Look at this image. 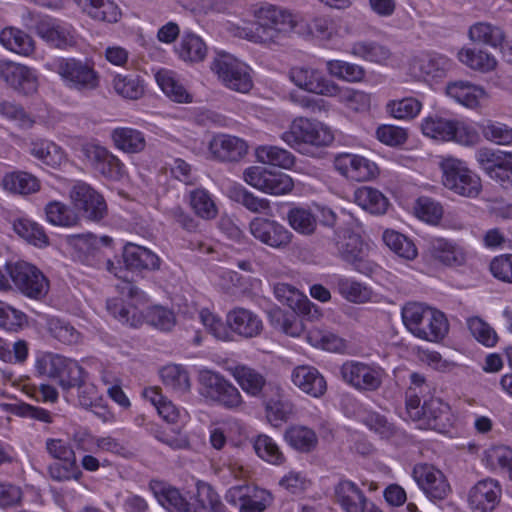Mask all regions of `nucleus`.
<instances>
[{
    "mask_svg": "<svg viewBox=\"0 0 512 512\" xmlns=\"http://www.w3.org/2000/svg\"><path fill=\"white\" fill-rule=\"evenodd\" d=\"M31 154L45 165L57 168L65 161L62 149L53 142L39 141L32 144Z\"/></svg>",
    "mask_w": 512,
    "mask_h": 512,
    "instance_id": "obj_54",
    "label": "nucleus"
},
{
    "mask_svg": "<svg viewBox=\"0 0 512 512\" xmlns=\"http://www.w3.org/2000/svg\"><path fill=\"white\" fill-rule=\"evenodd\" d=\"M227 371L245 393L252 397L263 396L266 379L259 371L243 364L230 366L227 368Z\"/></svg>",
    "mask_w": 512,
    "mask_h": 512,
    "instance_id": "obj_31",
    "label": "nucleus"
},
{
    "mask_svg": "<svg viewBox=\"0 0 512 512\" xmlns=\"http://www.w3.org/2000/svg\"><path fill=\"white\" fill-rule=\"evenodd\" d=\"M338 292L348 301L364 303L370 298V291L361 283L349 278H339L336 283Z\"/></svg>",
    "mask_w": 512,
    "mask_h": 512,
    "instance_id": "obj_64",
    "label": "nucleus"
},
{
    "mask_svg": "<svg viewBox=\"0 0 512 512\" xmlns=\"http://www.w3.org/2000/svg\"><path fill=\"white\" fill-rule=\"evenodd\" d=\"M422 109V103L414 97L393 100L387 104V111L396 119L410 120L415 118Z\"/></svg>",
    "mask_w": 512,
    "mask_h": 512,
    "instance_id": "obj_61",
    "label": "nucleus"
},
{
    "mask_svg": "<svg viewBox=\"0 0 512 512\" xmlns=\"http://www.w3.org/2000/svg\"><path fill=\"white\" fill-rule=\"evenodd\" d=\"M123 294L134 303L125 304L121 298H112L107 300L106 304L107 311L119 322L131 327H138L146 320L149 325L162 331H170L175 326L176 317L174 312L163 306L150 307L143 315L137 305L146 303L148 297L144 291L135 285L127 283L123 287Z\"/></svg>",
    "mask_w": 512,
    "mask_h": 512,
    "instance_id": "obj_1",
    "label": "nucleus"
},
{
    "mask_svg": "<svg viewBox=\"0 0 512 512\" xmlns=\"http://www.w3.org/2000/svg\"><path fill=\"white\" fill-rule=\"evenodd\" d=\"M501 495L502 489L497 480H480L469 491V507L473 512H491L499 504Z\"/></svg>",
    "mask_w": 512,
    "mask_h": 512,
    "instance_id": "obj_20",
    "label": "nucleus"
},
{
    "mask_svg": "<svg viewBox=\"0 0 512 512\" xmlns=\"http://www.w3.org/2000/svg\"><path fill=\"white\" fill-rule=\"evenodd\" d=\"M228 503L234 505L239 512H264L272 503V494L260 488L247 490L242 493V489L230 490L226 495Z\"/></svg>",
    "mask_w": 512,
    "mask_h": 512,
    "instance_id": "obj_23",
    "label": "nucleus"
},
{
    "mask_svg": "<svg viewBox=\"0 0 512 512\" xmlns=\"http://www.w3.org/2000/svg\"><path fill=\"white\" fill-rule=\"evenodd\" d=\"M14 231L22 238L36 246L46 245L48 237L43 228L28 219H18L13 224Z\"/></svg>",
    "mask_w": 512,
    "mask_h": 512,
    "instance_id": "obj_63",
    "label": "nucleus"
},
{
    "mask_svg": "<svg viewBox=\"0 0 512 512\" xmlns=\"http://www.w3.org/2000/svg\"><path fill=\"white\" fill-rule=\"evenodd\" d=\"M326 67L331 76L350 83L361 82L366 74L362 66L341 60H329Z\"/></svg>",
    "mask_w": 512,
    "mask_h": 512,
    "instance_id": "obj_55",
    "label": "nucleus"
},
{
    "mask_svg": "<svg viewBox=\"0 0 512 512\" xmlns=\"http://www.w3.org/2000/svg\"><path fill=\"white\" fill-rule=\"evenodd\" d=\"M289 76L296 86L310 93L332 96L336 91L334 82L326 79L320 71L310 67H293Z\"/></svg>",
    "mask_w": 512,
    "mask_h": 512,
    "instance_id": "obj_21",
    "label": "nucleus"
},
{
    "mask_svg": "<svg viewBox=\"0 0 512 512\" xmlns=\"http://www.w3.org/2000/svg\"><path fill=\"white\" fill-rule=\"evenodd\" d=\"M7 270L15 287L25 296L41 300L49 290L45 275L34 265L26 261L7 264Z\"/></svg>",
    "mask_w": 512,
    "mask_h": 512,
    "instance_id": "obj_11",
    "label": "nucleus"
},
{
    "mask_svg": "<svg viewBox=\"0 0 512 512\" xmlns=\"http://www.w3.org/2000/svg\"><path fill=\"white\" fill-rule=\"evenodd\" d=\"M35 30L39 37L54 47L64 49L76 44L72 26L56 19L41 18L36 23Z\"/></svg>",
    "mask_w": 512,
    "mask_h": 512,
    "instance_id": "obj_22",
    "label": "nucleus"
},
{
    "mask_svg": "<svg viewBox=\"0 0 512 512\" xmlns=\"http://www.w3.org/2000/svg\"><path fill=\"white\" fill-rule=\"evenodd\" d=\"M480 167L504 188H512V152L493 151L482 148L477 151Z\"/></svg>",
    "mask_w": 512,
    "mask_h": 512,
    "instance_id": "obj_14",
    "label": "nucleus"
},
{
    "mask_svg": "<svg viewBox=\"0 0 512 512\" xmlns=\"http://www.w3.org/2000/svg\"><path fill=\"white\" fill-rule=\"evenodd\" d=\"M54 71L64 85L80 93L96 90L100 86V75L91 60L60 58L54 62Z\"/></svg>",
    "mask_w": 512,
    "mask_h": 512,
    "instance_id": "obj_5",
    "label": "nucleus"
},
{
    "mask_svg": "<svg viewBox=\"0 0 512 512\" xmlns=\"http://www.w3.org/2000/svg\"><path fill=\"white\" fill-rule=\"evenodd\" d=\"M257 23L251 34H246L256 43L271 44L294 31L298 24V17L280 7L266 4L256 12Z\"/></svg>",
    "mask_w": 512,
    "mask_h": 512,
    "instance_id": "obj_3",
    "label": "nucleus"
},
{
    "mask_svg": "<svg viewBox=\"0 0 512 512\" xmlns=\"http://www.w3.org/2000/svg\"><path fill=\"white\" fill-rule=\"evenodd\" d=\"M75 2L91 18L109 23H115L121 16L120 9L111 0H75Z\"/></svg>",
    "mask_w": 512,
    "mask_h": 512,
    "instance_id": "obj_38",
    "label": "nucleus"
},
{
    "mask_svg": "<svg viewBox=\"0 0 512 512\" xmlns=\"http://www.w3.org/2000/svg\"><path fill=\"white\" fill-rule=\"evenodd\" d=\"M284 438L292 448L302 453L313 451L318 444L316 433L306 426L295 425L289 427L285 431Z\"/></svg>",
    "mask_w": 512,
    "mask_h": 512,
    "instance_id": "obj_41",
    "label": "nucleus"
},
{
    "mask_svg": "<svg viewBox=\"0 0 512 512\" xmlns=\"http://www.w3.org/2000/svg\"><path fill=\"white\" fill-rule=\"evenodd\" d=\"M287 220L296 232L303 235L312 234L317 226L314 214L304 207L291 208L287 213Z\"/></svg>",
    "mask_w": 512,
    "mask_h": 512,
    "instance_id": "obj_57",
    "label": "nucleus"
},
{
    "mask_svg": "<svg viewBox=\"0 0 512 512\" xmlns=\"http://www.w3.org/2000/svg\"><path fill=\"white\" fill-rule=\"evenodd\" d=\"M339 375L344 383L356 391L368 393L380 389L386 372L376 363L348 360L340 366Z\"/></svg>",
    "mask_w": 512,
    "mask_h": 512,
    "instance_id": "obj_7",
    "label": "nucleus"
},
{
    "mask_svg": "<svg viewBox=\"0 0 512 512\" xmlns=\"http://www.w3.org/2000/svg\"><path fill=\"white\" fill-rule=\"evenodd\" d=\"M334 236L331 244L344 261L350 263L362 274L369 275L374 272L376 266L364 258L363 242L358 234L345 230L335 231Z\"/></svg>",
    "mask_w": 512,
    "mask_h": 512,
    "instance_id": "obj_12",
    "label": "nucleus"
},
{
    "mask_svg": "<svg viewBox=\"0 0 512 512\" xmlns=\"http://www.w3.org/2000/svg\"><path fill=\"white\" fill-rule=\"evenodd\" d=\"M333 165L341 175L357 182L372 180L378 172L374 162L357 154H338L334 158Z\"/></svg>",
    "mask_w": 512,
    "mask_h": 512,
    "instance_id": "obj_18",
    "label": "nucleus"
},
{
    "mask_svg": "<svg viewBox=\"0 0 512 512\" xmlns=\"http://www.w3.org/2000/svg\"><path fill=\"white\" fill-rule=\"evenodd\" d=\"M176 52L183 61L196 63L205 59L207 46L198 35L188 32L183 34Z\"/></svg>",
    "mask_w": 512,
    "mask_h": 512,
    "instance_id": "obj_42",
    "label": "nucleus"
},
{
    "mask_svg": "<svg viewBox=\"0 0 512 512\" xmlns=\"http://www.w3.org/2000/svg\"><path fill=\"white\" fill-rule=\"evenodd\" d=\"M362 423L382 439H391L398 434L394 423L390 422L384 415L376 412H366L361 419Z\"/></svg>",
    "mask_w": 512,
    "mask_h": 512,
    "instance_id": "obj_59",
    "label": "nucleus"
},
{
    "mask_svg": "<svg viewBox=\"0 0 512 512\" xmlns=\"http://www.w3.org/2000/svg\"><path fill=\"white\" fill-rule=\"evenodd\" d=\"M274 294L282 304L287 305L295 312L309 314L311 307L314 306L305 295L286 283L275 285Z\"/></svg>",
    "mask_w": 512,
    "mask_h": 512,
    "instance_id": "obj_40",
    "label": "nucleus"
},
{
    "mask_svg": "<svg viewBox=\"0 0 512 512\" xmlns=\"http://www.w3.org/2000/svg\"><path fill=\"white\" fill-rule=\"evenodd\" d=\"M47 220L56 226L71 227L77 224V213L67 204L60 201H50L45 206Z\"/></svg>",
    "mask_w": 512,
    "mask_h": 512,
    "instance_id": "obj_51",
    "label": "nucleus"
},
{
    "mask_svg": "<svg viewBox=\"0 0 512 512\" xmlns=\"http://www.w3.org/2000/svg\"><path fill=\"white\" fill-rule=\"evenodd\" d=\"M336 503L345 512H365L368 509V499L356 483L341 480L334 488Z\"/></svg>",
    "mask_w": 512,
    "mask_h": 512,
    "instance_id": "obj_29",
    "label": "nucleus"
},
{
    "mask_svg": "<svg viewBox=\"0 0 512 512\" xmlns=\"http://www.w3.org/2000/svg\"><path fill=\"white\" fill-rule=\"evenodd\" d=\"M292 383L303 393L319 398L327 390V383L319 370L311 365H298L291 371Z\"/></svg>",
    "mask_w": 512,
    "mask_h": 512,
    "instance_id": "obj_26",
    "label": "nucleus"
},
{
    "mask_svg": "<svg viewBox=\"0 0 512 512\" xmlns=\"http://www.w3.org/2000/svg\"><path fill=\"white\" fill-rule=\"evenodd\" d=\"M0 43L6 49L24 56L31 55L35 49L32 37L14 27H6L0 32Z\"/></svg>",
    "mask_w": 512,
    "mask_h": 512,
    "instance_id": "obj_37",
    "label": "nucleus"
},
{
    "mask_svg": "<svg viewBox=\"0 0 512 512\" xmlns=\"http://www.w3.org/2000/svg\"><path fill=\"white\" fill-rule=\"evenodd\" d=\"M211 70L231 90L246 93L252 88L249 67L228 53H218L211 63Z\"/></svg>",
    "mask_w": 512,
    "mask_h": 512,
    "instance_id": "obj_10",
    "label": "nucleus"
},
{
    "mask_svg": "<svg viewBox=\"0 0 512 512\" xmlns=\"http://www.w3.org/2000/svg\"><path fill=\"white\" fill-rule=\"evenodd\" d=\"M2 185L5 190L13 194L27 195L39 190L38 179L27 172H12L6 174L2 179Z\"/></svg>",
    "mask_w": 512,
    "mask_h": 512,
    "instance_id": "obj_43",
    "label": "nucleus"
},
{
    "mask_svg": "<svg viewBox=\"0 0 512 512\" xmlns=\"http://www.w3.org/2000/svg\"><path fill=\"white\" fill-rule=\"evenodd\" d=\"M251 235L264 245L283 250L292 242L293 234L276 220L256 217L249 224Z\"/></svg>",
    "mask_w": 512,
    "mask_h": 512,
    "instance_id": "obj_15",
    "label": "nucleus"
},
{
    "mask_svg": "<svg viewBox=\"0 0 512 512\" xmlns=\"http://www.w3.org/2000/svg\"><path fill=\"white\" fill-rule=\"evenodd\" d=\"M281 139L301 154L313 155L314 148L330 145L334 140L331 130L324 124L308 118L294 119Z\"/></svg>",
    "mask_w": 512,
    "mask_h": 512,
    "instance_id": "obj_4",
    "label": "nucleus"
},
{
    "mask_svg": "<svg viewBox=\"0 0 512 512\" xmlns=\"http://www.w3.org/2000/svg\"><path fill=\"white\" fill-rule=\"evenodd\" d=\"M115 92L123 98L137 100L144 94V84L136 74H117L113 78Z\"/></svg>",
    "mask_w": 512,
    "mask_h": 512,
    "instance_id": "obj_53",
    "label": "nucleus"
},
{
    "mask_svg": "<svg viewBox=\"0 0 512 512\" xmlns=\"http://www.w3.org/2000/svg\"><path fill=\"white\" fill-rule=\"evenodd\" d=\"M383 241L398 256L412 260L417 256V248L415 244L405 235L394 231L385 230L383 233Z\"/></svg>",
    "mask_w": 512,
    "mask_h": 512,
    "instance_id": "obj_56",
    "label": "nucleus"
},
{
    "mask_svg": "<svg viewBox=\"0 0 512 512\" xmlns=\"http://www.w3.org/2000/svg\"><path fill=\"white\" fill-rule=\"evenodd\" d=\"M84 369L77 361L59 355L52 378L57 379L64 389H70L83 382Z\"/></svg>",
    "mask_w": 512,
    "mask_h": 512,
    "instance_id": "obj_36",
    "label": "nucleus"
},
{
    "mask_svg": "<svg viewBox=\"0 0 512 512\" xmlns=\"http://www.w3.org/2000/svg\"><path fill=\"white\" fill-rule=\"evenodd\" d=\"M245 182L271 195H285L292 191L294 182L290 176L282 172H272L264 167L252 166L244 171Z\"/></svg>",
    "mask_w": 512,
    "mask_h": 512,
    "instance_id": "obj_13",
    "label": "nucleus"
},
{
    "mask_svg": "<svg viewBox=\"0 0 512 512\" xmlns=\"http://www.w3.org/2000/svg\"><path fill=\"white\" fill-rule=\"evenodd\" d=\"M458 59L467 67L480 72L492 71L497 64L492 55L477 48L461 49L458 52Z\"/></svg>",
    "mask_w": 512,
    "mask_h": 512,
    "instance_id": "obj_48",
    "label": "nucleus"
},
{
    "mask_svg": "<svg viewBox=\"0 0 512 512\" xmlns=\"http://www.w3.org/2000/svg\"><path fill=\"white\" fill-rule=\"evenodd\" d=\"M421 426L425 428L445 432L452 423L451 410L448 404L439 398L425 400L421 407Z\"/></svg>",
    "mask_w": 512,
    "mask_h": 512,
    "instance_id": "obj_28",
    "label": "nucleus"
},
{
    "mask_svg": "<svg viewBox=\"0 0 512 512\" xmlns=\"http://www.w3.org/2000/svg\"><path fill=\"white\" fill-rule=\"evenodd\" d=\"M307 340L312 346L332 352H343L347 347L346 341L338 335L317 329L307 333Z\"/></svg>",
    "mask_w": 512,
    "mask_h": 512,
    "instance_id": "obj_60",
    "label": "nucleus"
},
{
    "mask_svg": "<svg viewBox=\"0 0 512 512\" xmlns=\"http://www.w3.org/2000/svg\"><path fill=\"white\" fill-rule=\"evenodd\" d=\"M149 486L158 502L169 512L189 511V504L178 489L160 481H151Z\"/></svg>",
    "mask_w": 512,
    "mask_h": 512,
    "instance_id": "obj_35",
    "label": "nucleus"
},
{
    "mask_svg": "<svg viewBox=\"0 0 512 512\" xmlns=\"http://www.w3.org/2000/svg\"><path fill=\"white\" fill-rule=\"evenodd\" d=\"M349 52L367 61L382 63L389 59L390 50L375 41H357L351 44Z\"/></svg>",
    "mask_w": 512,
    "mask_h": 512,
    "instance_id": "obj_50",
    "label": "nucleus"
},
{
    "mask_svg": "<svg viewBox=\"0 0 512 512\" xmlns=\"http://www.w3.org/2000/svg\"><path fill=\"white\" fill-rule=\"evenodd\" d=\"M253 446L256 454L271 464L280 465L285 460L276 442L267 435H259Z\"/></svg>",
    "mask_w": 512,
    "mask_h": 512,
    "instance_id": "obj_62",
    "label": "nucleus"
},
{
    "mask_svg": "<svg viewBox=\"0 0 512 512\" xmlns=\"http://www.w3.org/2000/svg\"><path fill=\"white\" fill-rule=\"evenodd\" d=\"M114 146L128 154L142 152L146 147L145 135L131 127H117L111 131Z\"/></svg>",
    "mask_w": 512,
    "mask_h": 512,
    "instance_id": "obj_34",
    "label": "nucleus"
},
{
    "mask_svg": "<svg viewBox=\"0 0 512 512\" xmlns=\"http://www.w3.org/2000/svg\"><path fill=\"white\" fill-rule=\"evenodd\" d=\"M82 152L93 169L102 176L109 179H119L122 176L124 165L107 148L87 143L83 145Z\"/></svg>",
    "mask_w": 512,
    "mask_h": 512,
    "instance_id": "obj_19",
    "label": "nucleus"
},
{
    "mask_svg": "<svg viewBox=\"0 0 512 512\" xmlns=\"http://www.w3.org/2000/svg\"><path fill=\"white\" fill-rule=\"evenodd\" d=\"M428 253L433 260L448 267L462 266L467 259L466 251L462 246L442 237H435L429 241Z\"/></svg>",
    "mask_w": 512,
    "mask_h": 512,
    "instance_id": "obj_25",
    "label": "nucleus"
},
{
    "mask_svg": "<svg viewBox=\"0 0 512 512\" xmlns=\"http://www.w3.org/2000/svg\"><path fill=\"white\" fill-rule=\"evenodd\" d=\"M469 38L473 42L482 43L491 47L501 46L505 39L503 30L488 22H478L469 29Z\"/></svg>",
    "mask_w": 512,
    "mask_h": 512,
    "instance_id": "obj_46",
    "label": "nucleus"
},
{
    "mask_svg": "<svg viewBox=\"0 0 512 512\" xmlns=\"http://www.w3.org/2000/svg\"><path fill=\"white\" fill-rule=\"evenodd\" d=\"M423 134L440 141H455L461 145L473 146L479 141L476 129L462 121L434 114L423 119Z\"/></svg>",
    "mask_w": 512,
    "mask_h": 512,
    "instance_id": "obj_6",
    "label": "nucleus"
},
{
    "mask_svg": "<svg viewBox=\"0 0 512 512\" xmlns=\"http://www.w3.org/2000/svg\"><path fill=\"white\" fill-rule=\"evenodd\" d=\"M354 201L371 214L382 215L389 206L388 199L376 188L363 186L354 192Z\"/></svg>",
    "mask_w": 512,
    "mask_h": 512,
    "instance_id": "obj_39",
    "label": "nucleus"
},
{
    "mask_svg": "<svg viewBox=\"0 0 512 512\" xmlns=\"http://www.w3.org/2000/svg\"><path fill=\"white\" fill-rule=\"evenodd\" d=\"M124 262L133 271L159 270L161 259L150 249L134 243H127L123 249Z\"/></svg>",
    "mask_w": 512,
    "mask_h": 512,
    "instance_id": "obj_30",
    "label": "nucleus"
},
{
    "mask_svg": "<svg viewBox=\"0 0 512 512\" xmlns=\"http://www.w3.org/2000/svg\"><path fill=\"white\" fill-rule=\"evenodd\" d=\"M451 61L444 55L423 54L414 59L413 69L420 77L437 79L444 77L451 68Z\"/></svg>",
    "mask_w": 512,
    "mask_h": 512,
    "instance_id": "obj_32",
    "label": "nucleus"
},
{
    "mask_svg": "<svg viewBox=\"0 0 512 512\" xmlns=\"http://www.w3.org/2000/svg\"><path fill=\"white\" fill-rule=\"evenodd\" d=\"M405 327L415 337L439 342L448 333L449 324L443 312L419 302H409L402 308Z\"/></svg>",
    "mask_w": 512,
    "mask_h": 512,
    "instance_id": "obj_2",
    "label": "nucleus"
},
{
    "mask_svg": "<svg viewBox=\"0 0 512 512\" xmlns=\"http://www.w3.org/2000/svg\"><path fill=\"white\" fill-rule=\"evenodd\" d=\"M256 158L267 165L291 169L295 163V157L289 151L273 145H263L256 149Z\"/></svg>",
    "mask_w": 512,
    "mask_h": 512,
    "instance_id": "obj_45",
    "label": "nucleus"
},
{
    "mask_svg": "<svg viewBox=\"0 0 512 512\" xmlns=\"http://www.w3.org/2000/svg\"><path fill=\"white\" fill-rule=\"evenodd\" d=\"M155 79L161 90L174 102H192V96L178 82L172 71L160 70L156 73Z\"/></svg>",
    "mask_w": 512,
    "mask_h": 512,
    "instance_id": "obj_44",
    "label": "nucleus"
},
{
    "mask_svg": "<svg viewBox=\"0 0 512 512\" xmlns=\"http://www.w3.org/2000/svg\"><path fill=\"white\" fill-rule=\"evenodd\" d=\"M190 206L195 214L204 219H214L218 214L212 195L204 188H196L189 193Z\"/></svg>",
    "mask_w": 512,
    "mask_h": 512,
    "instance_id": "obj_49",
    "label": "nucleus"
},
{
    "mask_svg": "<svg viewBox=\"0 0 512 512\" xmlns=\"http://www.w3.org/2000/svg\"><path fill=\"white\" fill-rule=\"evenodd\" d=\"M199 384L202 396L227 409H237L243 404L239 390L218 372L201 370Z\"/></svg>",
    "mask_w": 512,
    "mask_h": 512,
    "instance_id": "obj_8",
    "label": "nucleus"
},
{
    "mask_svg": "<svg viewBox=\"0 0 512 512\" xmlns=\"http://www.w3.org/2000/svg\"><path fill=\"white\" fill-rule=\"evenodd\" d=\"M160 377L165 387L175 393L184 394L190 390L188 372L181 365L170 364L160 370Z\"/></svg>",
    "mask_w": 512,
    "mask_h": 512,
    "instance_id": "obj_47",
    "label": "nucleus"
},
{
    "mask_svg": "<svg viewBox=\"0 0 512 512\" xmlns=\"http://www.w3.org/2000/svg\"><path fill=\"white\" fill-rule=\"evenodd\" d=\"M443 185L454 193L464 197H476L481 191V180L466 165L449 157L441 162Z\"/></svg>",
    "mask_w": 512,
    "mask_h": 512,
    "instance_id": "obj_9",
    "label": "nucleus"
},
{
    "mask_svg": "<svg viewBox=\"0 0 512 512\" xmlns=\"http://www.w3.org/2000/svg\"><path fill=\"white\" fill-rule=\"evenodd\" d=\"M70 198L76 209L82 210L84 216L93 221H100L107 214V205L95 189L85 182H77L70 190Z\"/></svg>",
    "mask_w": 512,
    "mask_h": 512,
    "instance_id": "obj_16",
    "label": "nucleus"
},
{
    "mask_svg": "<svg viewBox=\"0 0 512 512\" xmlns=\"http://www.w3.org/2000/svg\"><path fill=\"white\" fill-rule=\"evenodd\" d=\"M277 398H265L264 405L266 411V418L271 425L278 427L283 422L287 421L293 412V405L280 397V388L276 387Z\"/></svg>",
    "mask_w": 512,
    "mask_h": 512,
    "instance_id": "obj_52",
    "label": "nucleus"
},
{
    "mask_svg": "<svg viewBox=\"0 0 512 512\" xmlns=\"http://www.w3.org/2000/svg\"><path fill=\"white\" fill-rule=\"evenodd\" d=\"M47 329L53 338L67 345L77 344L81 340V333L69 322L60 318L48 319Z\"/></svg>",
    "mask_w": 512,
    "mask_h": 512,
    "instance_id": "obj_58",
    "label": "nucleus"
},
{
    "mask_svg": "<svg viewBox=\"0 0 512 512\" xmlns=\"http://www.w3.org/2000/svg\"><path fill=\"white\" fill-rule=\"evenodd\" d=\"M413 478L432 501L445 499L451 491L444 474L432 465L417 464L413 469Z\"/></svg>",
    "mask_w": 512,
    "mask_h": 512,
    "instance_id": "obj_17",
    "label": "nucleus"
},
{
    "mask_svg": "<svg viewBox=\"0 0 512 512\" xmlns=\"http://www.w3.org/2000/svg\"><path fill=\"white\" fill-rule=\"evenodd\" d=\"M446 94L468 108H476L481 100L486 98V92L482 87L461 80L448 83Z\"/></svg>",
    "mask_w": 512,
    "mask_h": 512,
    "instance_id": "obj_33",
    "label": "nucleus"
},
{
    "mask_svg": "<svg viewBox=\"0 0 512 512\" xmlns=\"http://www.w3.org/2000/svg\"><path fill=\"white\" fill-rule=\"evenodd\" d=\"M226 322L231 333L244 339H251L261 334L263 323L254 312L237 307L228 312Z\"/></svg>",
    "mask_w": 512,
    "mask_h": 512,
    "instance_id": "obj_24",
    "label": "nucleus"
},
{
    "mask_svg": "<svg viewBox=\"0 0 512 512\" xmlns=\"http://www.w3.org/2000/svg\"><path fill=\"white\" fill-rule=\"evenodd\" d=\"M246 142L236 136L219 134L209 143V151L214 158L223 162H237L247 154Z\"/></svg>",
    "mask_w": 512,
    "mask_h": 512,
    "instance_id": "obj_27",
    "label": "nucleus"
}]
</instances>
